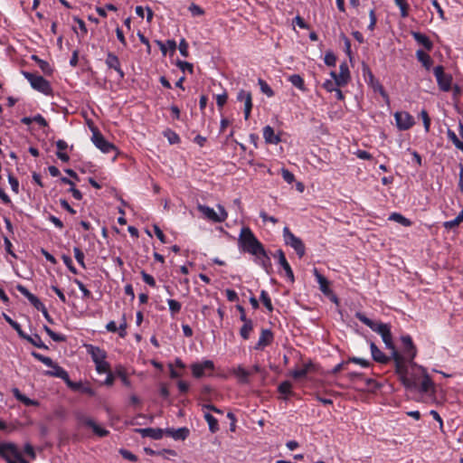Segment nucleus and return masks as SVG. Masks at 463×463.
I'll return each mask as SVG.
<instances>
[{
  "label": "nucleus",
  "mask_w": 463,
  "mask_h": 463,
  "mask_svg": "<svg viewBox=\"0 0 463 463\" xmlns=\"http://www.w3.org/2000/svg\"><path fill=\"white\" fill-rule=\"evenodd\" d=\"M401 341L402 344V353L399 352V356L401 357L400 365L402 369L397 367V364H395V372L399 375L401 382L406 388H415L417 387V382L414 377L408 376V367L416 366V364L413 362L414 358L417 356V347L412 342V338L409 335H402Z\"/></svg>",
  "instance_id": "f257e3e1"
},
{
  "label": "nucleus",
  "mask_w": 463,
  "mask_h": 463,
  "mask_svg": "<svg viewBox=\"0 0 463 463\" xmlns=\"http://www.w3.org/2000/svg\"><path fill=\"white\" fill-rule=\"evenodd\" d=\"M355 317L361 321L363 324L370 327L373 332L379 334L382 336L383 343L387 349L392 351V360L397 364V367L400 369L402 367L400 365L401 357L399 356V352L396 350L393 341L392 335L391 332V326L389 324H384L382 322H375L370 318H368L364 313L356 312Z\"/></svg>",
  "instance_id": "f03ea898"
},
{
  "label": "nucleus",
  "mask_w": 463,
  "mask_h": 463,
  "mask_svg": "<svg viewBox=\"0 0 463 463\" xmlns=\"http://www.w3.org/2000/svg\"><path fill=\"white\" fill-rule=\"evenodd\" d=\"M239 246L241 249L255 257H259L260 253L264 252L262 243L257 239L252 231L249 227H243L241 230L239 239Z\"/></svg>",
  "instance_id": "7ed1b4c3"
},
{
  "label": "nucleus",
  "mask_w": 463,
  "mask_h": 463,
  "mask_svg": "<svg viewBox=\"0 0 463 463\" xmlns=\"http://www.w3.org/2000/svg\"><path fill=\"white\" fill-rule=\"evenodd\" d=\"M0 458L6 463H29L17 445L13 442H1Z\"/></svg>",
  "instance_id": "20e7f679"
},
{
  "label": "nucleus",
  "mask_w": 463,
  "mask_h": 463,
  "mask_svg": "<svg viewBox=\"0 0 463 463\" xmlns=\"http://www.w3.org/2000/svg\"><path fill=\"white\" fill-rule=\"evenodd\" d=\"M216 207L218 212L204 204L198 203L196 206L205 220L214 223H222L227 220L228 213L222 204H217Z\"/></svg>",
  "instance_id": "39448f33"
},
{
  "label": "nucleus",
  "mask_w": 463,
  "mask_h": 463,
  "mask_svg": "<svg viewBox=\"0 0 463 463\" xmlns=\"http://www.w3.org/2000/svg\"><path fill=\"white\" fill-rule=\"evenodd\" d=\"M23 75L30 82L33 89L43 93L44 95L52 94V86L50 82L43 76L36 75L28 71H23Z\"/></svg>",
  "instance_id": "423d86ee"
},
{
  "label": "nucleus",
  "mask_w": 463,
  "mask_h": 463,
  "mask_svg": "<svg viewBox=\"0 0 463 463\" xmlns=\"http://www.w3.org/2000/svg\"><path fill=\"white\" fill-rule=\"evenodd\" d=\"M283 239L285 244L293 248L299 258L306 253V248L302 240L291 232L288 227L283 229Z\"/></svg>",
  "instance_id": "0eeeda50"
},
{
  "label": "nucleus",
  "mask_w": 463,
  "mask_h": 463,
  "mask_svg": "<svg viewBox=\"0 0 463 463\" xmlns=\"http://www.w3.org/2000/svg\"><path fill=\"white\" fill-rule=\"evenodd\" d=\"M439 88L443 91H449L451 89L452 77L444 72V68L438 65L433 69Z\"/></svg>",
  "instance_id": "6e6552de"
},
{
  "label": "nucleus",
  "mask_w": 463,
  "mask_h": 463,
  "mask_svg": "<svg viewBox=\"0 0 463 463\" xmlns=\"http://www.w3.org/2000/svg\"><path fill=\"white\" fill-rule=\"evenodd\" d=\"M91 140L96 147H98L103 153L109 154L116 150V146L112 143L106 140L99 130H94L92 132Z\"/></svg>",
  "instance_id": "1a4fd4ad"
},
{
  "label": "nucleus",
  "mask_w": 463,
  "mask_h": 463,
  "mask_svg": "<svg viewBox=\"0 0 463 463\" xmlns=\"http://www.w3.org/2000/svg\"><path fill=\"white\" fill-rule=\"evenodd\" d=\"M80 424L90 428L93 432L99 437H106L109 435V430L98 425L94 420L86 416L78 417Z\"/></svg>",
  "instance_id": "9d476101"
},
{
  "label": "nucleus",
  "mask_w": 463,
  "mask_h": 463,
  "mask_svg": "<svg viewBox=\"0 0 463 463\" xmlns=\"http://www.w3.org/2000/svg\"><path fill=\"white\" fill-rule=\"evenodd\" d=\"M394 118L400 130H407L414 125V119L408 112H396Z\"/></svg>",
  "instance_id": "9b49d317"
},
{
  "label": "nucleus",
  "mask_w": 463,
  "mask_h": 463,
  "mask_svg": "<svg viewBox=\"0 0 463 463\" xmlns=\"http://www.w3.org/2000/svg\"><path fill=\"white\" fill-rule=\"evenodd\" d=\"M330 75L332 79L336 80V85L338 87L345 86V84H347L348 80L350 78L348 66L346 65V63L344 62L339 66V73H336L335 71H331Z\"/></svg>",
  "instance_id": "f8f14e48"
},
{
  "label": "nucleus",
  "mask_w": 463,
  "mask_h": 463,
  "mask_svg": "<svg viewBox=\"0 0 463 463\" xmlns=\"http://www.w3.org/2000/svg\"><path fill=\"white\" fill-rule=\"evenodd\" d=\"M213 369L214 364L211 360H205L203 363H195L191 365L193 375L195 378L203 377L205 370L213 371Z\"/></svg>",
  "instance_id": "ddd939ff"
},
{
  "label": "nucleus",
  "mask_w": 463,
  "mask_h": 463,
  "mask_svg": "<svg viewBox=\"0 0 463 463\" xmlns=\"http://www.w3.org/2000/svg\"><path fill=\"white\" fill-rule=\"evenodd\" d=\"M237 99L244 102V118L249 119L252 109V98L250 91L241 90L237 94Z\"/></svg>",
  "instance_id": "4468645a"
},
{
  "label": "nucleus",
  "mask_w": 463,
  "mask_h": 463,
  "mask_svg": "<svg viewBox=\"0 0 463 463\" xmlns=\"http://www.w3.org/2000/svg\"><path fill=\"white\" fill-rule=\"evenodd\" d=\"M16 289L22 294L24 295L27 299L28 301L37 309V310H42L43 309V307H45L42 301L36 297L34 296L33 294H32L24 286L21 285V284H18L16 286Z\"/></svg>",
  "instance_id": "2eb2a0df"
},
{
  "label": "nucleus",
  "mask_w": 463,
  "mask_h": 463,
  "mask_svg": "<svg viewBox=\"0 0 463 463\" xmlns=\"http://www.w3.org/2000/svg\"><path fill=\"white\" fill-rule=\"evenodd\" d=\"M367 74L368 79H366V80L370 87L373 90V91L379 92L386 102H389V96L380 81L374 78L373 74L368 69Z\"/></svg>",
  "instance_id": "dca6fc26"
},
{
  "label": "nucleus",
  "mask_w": 463,
  "mask_h": 463,
  "mask_svg": "<svg viewBox=\"0 0 463 463\" xmlns=\"http://www.w3.org/2000/svg\"><path fill=\"white\" fill-rule=\"evenodd\" d=\"M274 257L278 259L279 264L285 270L286 276L290 279V281H294L293 270H292L289 263L288 262V260H287V259L285 257L284 251L282 250H280V249L278 250L274 253Z\"/></svg>",
  "instance_id": "f3484780"
},
{
  "label": "nucleus",
  "mask_w": 463,
  "mask_h": 463,
  "mask_svg": "<svg viewBox=\"0 0 463 463\" xmlns=\"http://www.w3.org/2000/svg\"><path fill=\"white\" fill-rule=\"evenodd\" d=\"M105 63L109 69H113L118 72L119 79H124L125 73L120 67L119 59L116 54L108 52Z\"/></svg>",
  "instance_id": "a211bd4d"
},
{
  "label": "nucleus",
  "mask_w": 463,
  "mask_h": 463,
  "mask_svg": "<svg viewBox=\"0 0 463 463\" xmlns=\"http://www.w3.org/2000/svg\"><path fill=\"white\" fill-rule=\"evenodd\" d=\"M86 350L88 354L91 356V359L94 362V364L101 362L102 360H105L107 358V353L99 346H95L93 345H87Z\"/></svg>",
  "instance_id": "6ab92c4d"
},
{
  "label": "nucleus",
  "mask_w": 463,
  "mask_h": 463,
  "mask_svg": "<svg viewBox=\"0 0 463 463\" xmlns=\"http://www.w3.org/2000/svg\"><path fill=\"white\" fill-rule=\"evenodd\" d=\"M273 333L269 329H262L259 341L255 345L256 350H262L266 346L269 345L273 341Z\"/></svg>",
  "instance_id": "aec40b11"
},
{
  "label": "nucleus",
  "mask_w": 463,
  "mask_h": 463,
  "mask_svg": "<svg viewBox=\"0 0 463 463\" xmlns=\"http://www.w3.org/2000/svg\"><path fill=\"white\" fill-rule=\"evenodd\" d=\"M66 383L72 391H77L90 396L95 395V392L90 384H84L81 382H71L70 379L66 382Z\"/></svg>",
  "instance_id": "412c9836"
},
{
  "label": "nucleus",
  "mask_w": 463,
  "mask_h": 463,
  "mask_svg": "<svg viewBox=\"0 0 463 463\" xmlns=\"http://www.w3.org/2000/svg\"><path fill=\"white\" fill-rule=\"evenodd\" d=\"M165 434L175 440H184L190 434V430L186 427L175 429H165Z\"/></svg>",
  "instance_id": "4be33fe9"
},
{
  "label": "nucleus",
  "mask_w": 463,
  "mask_h": 463,
  "mask_svg": "<svg viewBox=\"0 0 463 463\" xmlns=\"http://www.w3.org/2000/svg\"><path fill=\"white\" fill-rule=\"evenodd\" d=\"M136 431L140 433L142 437H149L156 440L161 439L163 438L164 432H165L164 430L159 428L137 429Z\"/></svg>",
  "instance_id": "5701e85b"
},
{
  "label": "nucleus",
  "mask_w": 463,
  "mask_h": 463,
  "mask_svg": "<svg viewBox=\"0 0 463 463\" xmlns=\"http://www.w3.org/2000/svg\"><path fill=\"white\" fill-rule=\"evenodd\" d=\"M420 368L422 371V380L420 383L419 391L424 393L430 392L434 390V383L426 370L423 367Z\"/></svg>",
  "instance_id": "b1692460"
},
{
  "label": "nucleus",
  "mask_w": 463,
  "mask_h": 463,
  "mask_svg": "<svg viewBox=\"0 0 463 463\" xmlns=\"http://www.w3.org/2000/svg\"><path fill=\"white\" fill-rule=\"evenodd\" d=\"M370 349L373 359L377 363L387 364L391 359H392V355H385L373 342L370 344Z\"/></svg>",
  "instance_id": "393cba45"
},
{
  "label": "nucleus",
  "mask_w": 463,
  "mask_h": 463,
  "mask_svg": "<svg viewBox=\"0 0 463 463\" xmlns=\"http://www.w3.org/2000/svg\"><path fill=\"white\" fill-rule=\"evenodd\" d=\"M263 138L266 143L277 145L281 141L279 135L275 134L273 128L266 126L263 128Z\"/></svg>",
  "instance_id": "a878e982"
},
{
  "label": "nucleus",
  "mask_w": 463,
  "mask_h": 463,
  "mask_svg": "<svg viewBox=\"0 0 463 463\" xmlns=\"http://www.w3.org/2000/svg\"><path fill=\"white\" fill-rule=\"evenodd\" d=\"M314 275L317 283L319 284V289L326 295L329 296L332 294V290L329 287V282L326 277L318 272L317 269H314Z\"/></svg>",
  "instance_id": "bb28decb"
},
{
  "label": "nucleus",
  "mask_w": 463,
  "mask_h": 463,
  "mask_svg": "<svg viewBox=\"0 0 463 463\" xmlns=\"http://www.w3.org/2000/svg\"><path fill=\"white\" fill-rule=\"evenodd\" d=\"M413 39L420 45H422L427 51H431L433 43L428 36L419 32L411 33Z\"/></svg>",
  "instance_id": "cd10ccee"
},
{
  "label": "nucleus",
  "mask_w": 463,
  "mask_h": 463,
  "mask_svg": "<svg viewBox=\"0 0 463 463\" xmlns=\"http://www.w3.org/2000/svg\"><path fill=\"white\" fill-rule=\"evenodd\" d=\"M232 373L241 383H248L249 376L251 374L250 371L246 370L241 365L233 368Z\"/></svg>",
  "instance_id": "c85d7f7f"
},
{
  "label": "nucleus",
  "mask_w": 463,
  "mask_h": 463,
  "mask_svg": "<svg viewBox=\"0 0 463 463\" xmlns=\"http://www.w3.org/2000/svg\"><path fill=\"white\" fill-rule=\"evenodd\" d=\"M52 371H47L45 373V374L61 378V379L64 380L65 382H67L69 380L68 373L62 367H61L58 364L55 363L54 365L52 367Z\"/></svg>",
  "instance_id": "c756f323"
},
{
  "label": "nucleus",
  "mask_w": 463,
  "mask_h": 463,
  "mask_svg": "<svg viewBox=\"0 0 463 463\" xmlns=\"http://www.w3.org/2000/svg\"><path fill=\"white\" fill-rule=\"evenodd\" d=\"M21 338L25 339L26 341H28L29 343H31L32 345L38 348L48 349L47 345H45V344L43 342L41 336L37 334L31 336L24 333V336H22Z\"/></svg>",
  "instance_id": "7c9ffc66"
},
{
  "label": "nucleus",
  "mask_w": 463,
  "mask_h": 463,
  "mask_svg": "<svg viewBox=\"0 0 463 463\" xmlns=\"http://www.w3.org/2000/svg\"><path fill=\"white\" fill-rule=\"evenodd\" d=\"M416 57L420 62L426 68V70H430L432 65V60L430 56L423 52L422 50H418L416 52Z\"/></svg>",
  "instance_id": "2f4dec72"
},
{
  "label": "nucleus",
  "mask_w": 463,
  "mask_h": 463,
  "mask_svg": "<svg viewBox=\"0 0 463 463\" xmlns=\"http://www.w3.org/2000/svg\"><path fill=\"white\" fill-rule=\"evenodd\" d=\"M14 396L21 402H23L26 406H35L38 404V402L32 400L23 394L17 388L13 390Z\"/></svg>",
  "instance_id": "473e14b6"
},
{
  "label": "nucleus",
  "mask_w": 463,
  "mask_h": 463,
  "mask_svg": "<svg viewBox=\"0 0 463 463\" xmlns=\"http://www.w3.org/2000/svg\"><path fill=\"white\" fill-rule=\"evenodd\" d=\"M288 80L301 91H306V86L303 78L299 74H292L288 76Z\"/></svg>",
  "instance_id": "72a5a7b5"
},
{
  "label": "nucleus",
  "mask_w": 463,
  "mask_h": 463,
  "mask_svg": "<svg viewBox=\"0 0 463 463\" xmlns=\"http://www.w3.org/2000/svg\"><path fill=\"white\" fill-rule=\"evenodd\" d=\"M256 261L266 270L267 273L269 272L271 262L265 250L263 253H260V256L256 257Z\"/></svg>",
  "instance_id": "f704fd0d"
},
{
  "label": "nucleus",
  "mask_w": 463,
  "mask_h": 463,
  "mask_svg": "<svg viewBox=\"0 0 463 463\" xmlns=\"http://www.w3.org/2000/svg\"><path fill=\"white\" fill-rule=\"evenodd\" d=\"M156 43L159 46L163 55L166 54L167 49H169L172 52H174L176 49V43L175 40H167L165 43L156 40Z\"/></svg>",
  "instance_id": "c9c22d12"
},
{
  "label": "nucleus",
  "mask_w": 463,
  "mask_h": 463,
  "mask_svg": "<svg viewBox=\"0 0 463 463\" xmlns=\"http://www.w3.org/2000/svg\"><path fill=\"white\" fill-rule=\"evenodd\" d=\"M204 419L209 425V430L212 433H215L219 430L218 420L209 412L204 413Z\"/></svg>",
  "instance_id": "e433bc0d"
},
{
  "label": "nucleus",
  "mask_w": 463,
  "mask_h": 463,
  "mask_svg": "<svg viewBox=\"0 0 463 463\" xmlns=\"http://www.w3.org/2000/svg\"><path fill=\"white\" fill-rule=\"evenodd\" d=\"M462 222H463V209L461 210V212L458 213V215L455 219L443 222V227L447 230H451V229L458 226Z\"/></svg>",
  "instance_id": "4c0bfd02"
},
{
  "label": "nucleus",
  "mask_w": 463,
  "mask_h": 463,
  "mask_svg": "<svg viewBox=\"0 0 463 463\" xmlns=\"http://www.w3.org/2000/svg\"><path fill=\"white\" fill-rule=\"evenodd\" d=\"M252 330H253V322L251 320L243 322V325L240 329V335L244 340H247V339H249L250 332Z\"/></svg>",
  "instance_id": "58836bf2"
},
{
  "label": "nucleus",
  "mask_w": 463,
  "mask_h": 463,
  "mask_svg": "<svg viewBox=\"0 0 463 463\" xmlns=\"http://www.w3.org/2000/svg\"><path fill=\"white\" fill-rule=\"evenodd\" d=\"M389 220L391 221H394L405 227H409L411 225V222L407 219L406 217H404L402 214L401 213H392L390 217H389Z\"/></svg>",
  "instance_id": "ea45409f"
},
{
  "label": "nucleus",
  "mask_w": 463,
  "mask_h": 463,
  "mask_svg": "<svg viewBox=\"0 0 463 463\" xmlns=\"http://www.w3.org/2000/svg\"><path fill=\"white\" fill-rule=\"evenodd\" d=\"M447 137L458 149L463 152V142L458 137L453 130L449 128L447 130Z\"/></svg>",
  "instance_id": "a19ab883"
},
{
  "label": "nucleus",
  "mask_w": 463,
  "mask_h": 463,
  "mask_svg": "<svg viewBox=\"0 0 463 463\" xmlns=\"http://www.w3.org/2000/svg\"><path fill=\"white\" fill-rule=\"evenodd\" d=\"M395 5L400 9V14L402 18H406L409 16V4L406 0H394Z\"/></svg>",
  "instance_id": "79ce46f5"
},
{
  "label": "nucleus",
  "mask_w": 463,
  "mask_h": 463,
  "mask_svg": "<svg viewBox=\"0 0 463 463\" xmlns=\"http://www.w3.org/2000/svg\"><path fill=\"white\" fill-rule=\"evenodd\" d=\"M308 368H309L308 364H304L301 368L293 370L291 372V376L294 379L304 378L308 373Z\"/></svg>",
  "instance_id": "37998d69"
},
{
  "label": "nucleus",
  "mask_w": 463,
  "mask_h": 463,
  "mask_svg": "<svg viewBox=\"0 0 463 463\" xmlns=\"http://www.w3.org/2000/svg\"><path fill=\"white\" fill-rule=\"evenodd\" d=\"M4 318L17 332L20 337L24 336V332L22 330L21 326L16 321L13 320L6 314H4Z\"/></svg>",
  "instance_id": "c03bdc74"
},
{
  "label": "nucleus",
  "mask_w": 463,
  "mask_h": 463,
  "mask_svg": "<svg viewBox=\"0 0 463 463\" xmlns=\"http://www.w3.org/2000/svg\"><path fill=\"white\" fill-rule=\"evenodd\" d=\"M258 83L260 85V90L262 93L266 94L268 97H273L274 91L270 88V86L262 79H259Z\"/></svg>",
  "instance_id": "a18cd8bd"
},
{
  "label": "nucleus",
  "mask_w": 463,
  "mask_h": 463,
  "mask_svg": "<svg viewBox=\"0 0 463 463\" xmlns=\"http://www.w3.org/2000/svg\"><path fill=\"white\" fill-rule=\"evenodd\" d=\"M167 304L169 306V310H170L172 316H175V314L180 312L182 305L177 300L168 299Z\"/></svg>",
  "instance_id": "49530a36"
},
{
  "label": "nucleus",
  "mask_w": 463,
  "mask_h": 463,
  "mask_svg": "<svg viewBox=\"0 0 463 463\" xmlns=\"http://www.w3.org/2000/svg\"><path fill=\"white\" fill-rule=\"evenodd\" d=\"M260 300L262 301L263 305L265 306V307L269 311H272L273 310V306H272V303H271V299H270L269 294L267 293V291L261 290V292H260Z\"/></svg>",
  "instance_id": "de8ad7c7"
},
{
  "label": "nucleus",
  "mask_w": 463,
  "mask_h": 463,
  "mask_svg": "<svg viewBox=\"0 0 463 463\" xmlns=\"http://www.w3.org/2000/svg\"><path fill=\"white\" fill-rule=\"evenodd\" d=\"M96 370L99 373H107L110 372L109 364L105 360L95 364Z\"/></svg>",
  "instance_id": "09e8293b"
},
{
  "label": "nucleus",
  "mask_w": 463,
  "mask_h": 463,
  "mask_svg": "<svg viewBox=\"0 0 463 463\" xmlns=\"http://www.w3.org/2000/svg\"><path fill=\"white\" fill-rule=\"evenodd\" d=\"M61 259H62L63 263L66 265V267L69 269V270L71 272H72L73 274L78 273L77 269L74 267L72 260L70 256L62 255Z\"/></svg>",
  "instance_id": "8fccbe9b"
},
{
  "label": "nucleus",
  "mask_w": 463,
  "mask_h": 463,
  "mask_svg": "<svg viewBox=\"0 0 463 463\" xmlns=\"http://www.w3.org/2000/svg\"><path fill=\"white\" fill-rule=\"evenodd\" d=\"M176 65L183 71H189L190 73H193L194 71L193 64L188 61L179 60L177 61Z\"/></svg>",
  "instance_id": "3c124183"
},
{
  "label": "nucleus",
  "mask_w": 463,
  "mask_h": 463,
  "mask_svg": "<svg viewBox=\"0 0 463 463\" xmlns=\"http://www.w3.org/2000/svg\"><path fill=\"white\" fill-rule=\"evenodd\" d=\"M292 384L288 381H284L279 385V392L282 394L291 393Z\"/></svg>",
  "instance_id": "603ef678"
},
{
  "label": "nucleus",
  "mask_w": 463,
  "mask_h": 463,
  "mask_svg": "<svg viewBox=\"0 0 463 463\" xmlns=\"http://www.w3.org/2000/svg\"><path fill=\"white\" fill-rule=\"evenodd\" d=\"M119 454L127 460H129L132 462L137 461V457L128 449H120Z\"/></svg>",
  "instance_id": "864d4df0"
},
{
  "label": "nucleus",
  "mask_w": 463,
  "mask_h": 463,
  "mask_svg": "<svg viewBox=\"0 0 463 463\" xmlns=\"http://www.w3.org/2000/svg\"><path fill=\"white\" fill-rule=\"evenodd\" d=\"M73 282L78 286L79 289L82 292L83 298H90L91 292L85 287V285L79 280L78 279H75Z\"/></svg>",
  "instance_id": "5fc2aeb1"
},
{
  "label": "nucleus",
  "mask_w": 463,
  "mask_h": 463,
  "mask_svg": "<svg viewBox=\"0 0 463 463\" xmlns=\"http://www.w3.org/2000/svg\"><path fill=\"white\" fill-rule=\"evenodd\" d=\"M73 252H74V257L77 260V262L83 268H85V263H84V254L83 252L81 251V250L78 247H75L73 249Z\"/></svg>",
  "instance_id": "6e6d98bb"
},
{
  "label": "nucleus",
  "mask_w": 463,
  "mask_h": 463,
  "mask_svg": "<svg viewBox=\"0 0 463 463\" xmlns=\"http://www.w3.org/2000/svg\"><path fill=\"white\" fill-rule=\"evenodd\" d=\"M179 52L181 53L182 56L184 57H188L189 55V52H188V48H189V45H188V43L185 41L184 38L181 39L180 43H179Z\"/></svg>",
  "instance_id": "4d7b16f0"
},
{
  "label": "nucleus",
  "mask_w": 463,
  "mask_h": 463,
  "mask_svg": "<svg viewBox=\"0 0 463 463\" xmlns=\"http://www.w3.org/2000/svg\"><path fill=\"white\" fill-rule=\"evenodd\" d=\"M141 276L145 283H146L150 287H156V280L153 276L146 273L145 270L141 271Z\"/></svg>",
  "instance_id": "13d9d810"
},
{
  "label": "nucleus",
  "mask_w": 463,
  "mask_h": 463,
  "mask_svg": "<svg viewBox=\"0 0 463 463\" xmlns=\"http://www.w3.org/2000/svg\"><path fill=\"white\" fill-rule=\"evenodd\" d=\"M8 182L11 185V189L15 194L19 193V182L16 177H14L13 175H8Z\"/></svg>",
  "instance_id": "bf43d9fd"
},
{
  "label": "nucleus",
  "mask_w": 463,
  "mask_h": 463,
  "mask_svg": "<svg viewBox=\"0 0 463 463\" xmlns=\"http://www.w3.org/2000/svg\"><path fill=\"white\" fill-rule=\"evenodd\" d=\"M420 117H421L422 121H423L425 131L429 132L430 127V118L429 115H428V112L425 109L421 110Z\"/></svg>",
  "instance_id": "052dcab7"
},
{
  "label": "nucleus",
  "mask_w": 463,
  "mask_h": 463,
  "mask_svg": "<svg viewBox=\"0 0 463 463\" xmlns=\"http://www.w3.org/2000/svg\"><path fill=\"white\" fill-rule=\"evenodd\" d=\"M281 175H282V177L283 179L288 183V184H291L294 182L295 180V176L288 169L286 168H282L281 169Z\"/></svg>",
  "instance_id": "680f3d73"
},
{
  "label": "nucleus",
  "mask_w": 463,
  "mask_h": 463,
  "mask_svg": "<svg viewBox=\"0 0 463 463\" xmlns=\"http://www.w3.org/2000/svg\"><path fill=\"white\" fill-rule=\"evenodd\" d=\"M336 87H338V86L336 85V80H335L334 79L326 80L323 83V88L326 89L328 92H333Z\"/></svg>",
  "instance_id": "e2e57ef3"
},
{
  "label": "nucleus",
  "mask_w": 463,
  "mask_h": 463,
  "mask_svg": "<svg viewBox=\"0 0 463 463\" xmlns=\"http://www.w3.org/2000/svg\"><path fill=\"white\" fill-rule=\"evenodd\" d=\"M324 61L327 66H330V67L335 66L336 58L332 52L326 53Z\"/></svg>",
  "instance_id": "0e129e2a"
},
{
  "label": "nucleus",
  "mask_w": 463,
  "mask_h": 463,
  "mask_svg": "<svg viewBox=\"0 0 463 463\" xmlns=\"http://www.w3.org/2000/svg\"><path fill=\"white\" fill-rule=\"evenodd\" d=\"M227 99H228V96L225 91L222 94H218L216 96V104H217L218 108L222 109L224 106V104L227 102Z\"/></svg>",
  "instance_id": "69168bd1"
},
{
  "label": "nucleus",
  "mask_w": 463,
  "mask_h": 463,
  "mask_svg": "<svg viewBox=\"0 0 463 463\" xmlns=\"http://www.w3.org/2000/svg\"><path fill=\"white\" fill-rule=\"evenodd\" d=\"M189 11L191 12V14L194 16H200V15H203L204 14V11L199 5H197L195 4H192L189 6Z\"/></svg>",
  "instance_id": "338daca9"
},
{
  "label": "nucleus",
  "mask_w": 463,
  "mask_h": 463,
  "mask_svg": "<svg viewBox=\"0 0 463 463\" xmlns=\"http://www.w3.org/2000/svg\"><path fill=\"white\" fill-rule=\"evenodd\" d=\"M24 452L28 455L32 459L36 457L33 447L30 443H26L24 447Z\"/></svg>",
  "instance_id": "774afa93"
}]
</instances>
